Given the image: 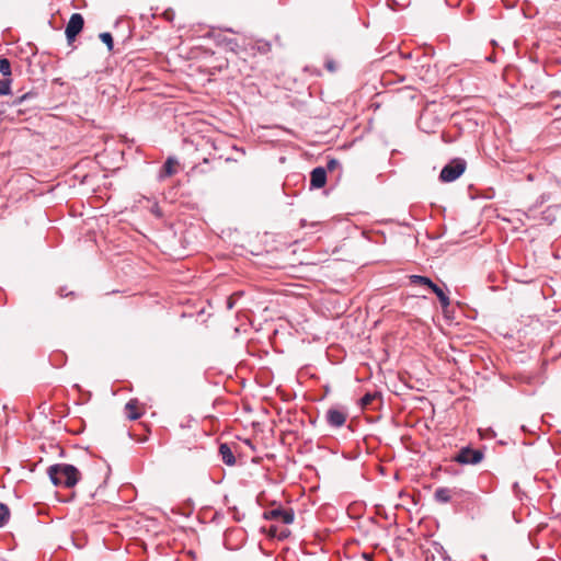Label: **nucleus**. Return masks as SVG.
Returning a JSON list of instances; mask_svg holds the SVG:
<instances>
[{
    "label": "nucleus",
    "instance_id": "f257e3e1",
    "mask_svg": "<svg viewBox=\"0 0 561 561\" xmlns=\"http://www.w3.org/2000/svg\"><path fill=\"white\" fill-rule=\"evenodd\" d=\"M48 476L57 486L72 488L80 479L79 470L67 463H57L48 468Z\"/></svg>",
    "mask_w": 561,
    "mask_h": 561
},
{
    "label": "nucleus",
    "instance_id": "f03ea898",
    "mask_svg": "<svg viewBox=\"0 0 561 561\" xmlns=\"http://www.w3.org/2000/svg\"><path fill=\"white\" fill-rule=\"evenodd\" d=\"M84 19L80 13H73L66 26L65 34L69 44L73 43L77 35L82 31Z\"/></svg>",
    "mask_w": 561,
    "mask_h": 561
},
{
    "label": "nucleus",
    "instance_id": "7ed1b4c3",
    "mask_svg": "<svg viewBox=\"0 0 561 561\" xmlns=\"http://www.w3.org/2000/svg\"><path fill=\"white\" fill-rule=\"evenodd\" d=\"M242 453L241 445L238 443H222L219 446V455L221 456L222 461L227 466H234L236 460V454L240 455Z\"/></svg>",
    "mask_w": 561,
    "mask_h": 561
},
{
    "label": "nucleus",
    "instance_id": "20e7f679",
    "mask_svg": "<svg viewBox=\"0 0 561 561\" xmlns=\"http://www.w3.org/2000/svg\"><path fill=\"white\" fill-rule=\"evenodd\" d=\"M264 518L289 525L294 522V512L293 510L276 507L264 512Z\"/></svg>",
    "mask_w": 561,
    "mask_h": 561
},
{
    "label": "nucleus",
    "instance_id": "39448f33",
    "mask_svg": "<svg viewBox=\"0 0 561 561\" xmlns=\"http://www.w3.org/2000/svg\"><path fill=\"white\" fill-rule=\"evenodd\" d=\"M483 459V453L480 449L462 448L458 453V463L476 465Z\"/></svg>",
    "mask_w": 561,
    "mask_h": 561
},
{
    "label": "nucleus",
    "instance_id": "423d86ee",
    "mask_svg": "<svg viewBox=\"0 0 561 561\" xmlns=\"http://www.w3.org/2000/svg\"><path fill=\"white\" fill-rule=\"evenodd\" d=\"M347 419V412L341 409L332 408L327 412V420L330 425L341 427Z\"/></svg>",
    "mask_w": 561,
    "mask_h": 561
},
{
    "label": "nucleus",
    "instance_id": "0eeeda50",
    "mask_svg": "<svg viewBox=\"0 0 561 561\" xmlns=\"http://www.w3.org/2000/svg\"><path fill=\"white\" fill-rule=\"evenodd\" d=\"M125 411L129 420H137L144 414L145 409L137 399H130L125 405Z\"/></svg>",
    "mask_w": 561,
    "mask_h": 561
},
{
    "label": "nucleus",
    "instance_id": "6e6552de",
    "mask_svg": "<svg viewBox=\"0 0 561 561\" xmlns=\"http://www.w3.org/2000/svg\"><path fill=\"white\" fill-rule=\"evenodd\" d=\"M327 183V170L324 168L318 167L311 171L310 174V185L313 188H321Z\"/></svg>",
    "mask_w": 561,
    "mask_h": 561
},
{
    "label": "nucleus",
    "instance_id": "1a4fd4ad",
    "mask_svg": "<svg viewBox=\"0 0 561 561\" xmlns=\"http://www.w3.org/2000/svg\"><path fill=\"white\" fill-rule=\"evenodd\" d=\"M440 181L453 182L456 180V160H451L440 172Z\"/></svg>",
    "mask_w": 561,
    "mask_h": 561
},
{
    "label": "nucleus",
    "instance_id": "9d476101",
    "mask_svg": "<svg viewBox=\"0 0 561 561\" xmlns=\"http://www.w3.org/2000/svg\"><path fill=\"white\" fill-rule=\"evenodd\" d=\"M266 533L268 537L277 539H285L290 535V531L287 527L277 525H271Z\"/></svg>",
    "mask_w": 561,
    "mask_h": 561
},
{
    "label": "nucleus",
    "instance_id": "9b49d317",
    "mask_svg": "<svg viewBox=\"0 0 561 561\" xmlns=\"http://www.w3.org/2000/svg\"><path fill=\"white\" fill-rule=\"evenodd\" d=\"M454 492L448 488H438L434 492V499L440 504H445L451 501Z\"/></svg>",
    "mask_w": 561,
    "mask_h": 561
},
{
    "label": "nucleus",
    "instance_id": "f8f14e48",
    "mask_svg": "<svg viewBox=\"0 0 561 561\" xmlns=\"http://www.w3.org/2000/svg\"><path fill=\"white\" fill-rule=\"evenodd\" d=\"M179 162L174 158H168V160L164 162L162 171H161V178H169L176 173Z\"/></svg>",
    "mask_w": 561,
    "mask_h": 561
},
{
    "label": "nucleus",
    "instance_id": "ddd939ff",
    "mask_svg": "<svg viewBox=\"0 0 561 561\" xmlns=\"http://www.w3.org/2000/svg\"><path fill=\"white\" fill-rule=\"evenodd\" d=\"M431 290L436 294L444 312H446L450 305V300H449L448 296L436 284L432 287Z\"/></svg>",
    "mask_w": 561,
    "mask_h": 561
},
{
    "label": "nucleus",
    "instance_id": "4468645a",
    "mask_svg": "<svg viewBox=\"0 0 561 561\" xmlns=\"http://www.w3.org/2000/svg\"><path fill=\"white\" fill-rule=\"evenodd\" d=\"M409 279H410V283L412 285H420V286H425L430 289H432V287L435 285L428 277L426 276H421V275H411L409 276Z\"/></svg>",
    "mask_w": 561,
    "mask_h": 561
},
{
    "label": "nucleus",
    "instance_id": "2eb2a0df",
    "mask_svg": "<svg viewBox=\"0 0 561 561\" xmlns=\"http://www.w3.org/2000/svg\"><path fill=\"white\" fill-rule=\"evenodd\" d=\"M0 73L8 78L11 76V64L7 58H0Z\"/></svg>",
    "mask_w": 561,
    "mask_h": 561
},
{
    "label": "nucleus",
    "instance_id": "dca6fc26",
    "mask_svg": "<svg viewBox=\"0 0 561 561\" xmlns=\"http://www.w3.org/2000/svg\"><path fill=\"white\" fill-rule=\"evenodd\" d=\"M11 92V79L4 78L0 80V95H8Z\"/></svg>",
    "mask_w": 561,
    "mask_h": 561
},
{
    "label": "nucleus",
    "instance_id": "f3484780",
    "mask_svg": "<svg viewBox=\"0 0 561 561\" xmlns=\"http://www.w3.org/2000/svg\"><path fill=\"white\" fill-rule=\"evenodd\" d=\"M10 511L9 507L2 503H0V527L4 526L7 520L9 519Z\"/></svg>",
    "mask_w": 561,
    "mask_h": 561
},
{
    "label": "nucleus",
    "instance_id": "a211bd4d",
    "mask_svg": "<svg viewBox=\"0 0 561 561\" xmlns=\"http://www.w3.org/2000/svg\"><path fill=\"white\" fill-rule=\"evenodd\" d=\"M377 399V394L376 393H366L362 399H360V405L363 409H366L368 408L375 400Z\"/></svg>",
    "mask_w": 561,
    "mask_h": 561
},
{
    "label": "nucleus",
    "instance_id": "6ab92c4d",
    "mask_svg": "<svg viewBox=\"0 0 561 561\" xmlns=\"http://www.w3.org/2000/svg\"><path fill=\"white\" fill-rule=\"evenodd\" d=\"M100 39L107 46V49L111 51L113 49V37L111 33L104 32L100 34Z\"/></svg>",
    "mask_w": 561,
    "mask_h": 561
},
{
    "label": "nucleus",
    "instance_id": "aec40b11",
    "mask_svg": "<svg viewBox=\"0 0 561 561\" xmlns=\"http://www.w3.org/2000/svg\"><path fill=\"white\" fill-rule=\"evenodd\" d=\"M242 296V291H237V293H233L227 300V308L228 309H232L234 304H236V300Z\"/></svg>",
    "mask_w": 561,
    "mask_h": 561
},
{
    "label": "nucleus",
    "instance_id": "412c9836",
    "mask_svg": "<svg viewBox=\"0 0 561 561\" xmlns=\"http://www.w3.org/2000/svg\"><path fill=\"white\" fill-rule=\"evenodd\" d=\"M340 162L335 159H331L330 161H328L327 163V169L329 171H333L335 170L337 167H339Z\"/></svg>",
    "mask_w": 561,
    "mask_h": 561
},
{
    "label": "nucleus",
    "instance_id": "4be33fe9",
    "mask_svg": "<svg viewBox=\"0 0 561 561\" xmlns=\"http://www.w3.org/2000/svg\"><path fill=\"white\" fill-rule=\"evenodd\" d=\"M466 170V161L458 159V178L465 172Z\"/></svg>",
    "mask_w": 561,
    "mask_h": 561
},
{
    "label": "nucleus",
    "instance_id": "5701e85b",
    "mask_svg": "<svg viewBox=\"0 0 561 561\" xmlns=\"http://www.w3.org/2000/svg\"><path fill=\"white\" fill-rule=\"evenodd\" d=\"M325 67L331 72L335 71V69H336V65H335V62L333 60H327L325 61Z\"/></svg>",
    "mask_w": 561,
    "mask_h": 561
},
{
    "label": "nucleus",
    "instance_id": "b1692460",
    "mask_svg": "<svg viewBox=\"0 0 561 561\" xmlns=\"http://www.w3.org/2000/svg\"><path fill=\"white\" fill-rule=\"evenodd\" d=\"M32 94L31 93H26L20 98H18L15 101H14V104H21L24 100H26L27 98H30Z\"/></svg>",
    "mask_w": 561,
    "mask_h": 561
},
{
    "label": "nucleus",
    "instance_id": "393cba45",
    "mask_svg": "<svg viewBox=\"0 0 561 561\" xmlns=\"http://www.w3.org/2000/svg\"><path fill=\"white\" fill-rule=\"evenodd\" d=\"M243 444H244L245 446H248L249 448L253 449V445H252V443H251L249 439H244V440H243Z\"/></svg>",
    "mask_w": 561,
    "mask_h": 561
},
{
    "label": "nucleus",
    "instance_id": "a878e982",
    "mask_svg": "<svg viewBox=\"0 0 561 561\" xmlns=\"http://www.w3.org/2000/svg\"><path fill=\"white\" fill-rule=\"evenodd\" d=\"M270 48H271L270 44H264V45H263V50H264V51H268V50H270Z\"/></svg>",
    "mask_w": 561,
    "mask_h": 561
},
{
    "label": "nucleus",
    "instance_id": "bb28decb",
    "mask_svg": "<svg viewBox=\"0 0 561 561\" xmlns=\"http://www.w3.org/2000/svg\"><path fill=\"white\" fill-rule=\"evenodd\" d=\"M462 494H463L462 492H458L457 496L460 497V496H462Z\"/></svg>",
    "mask_w": 561,
    "mask_h": 561
}]
</instances>
